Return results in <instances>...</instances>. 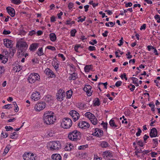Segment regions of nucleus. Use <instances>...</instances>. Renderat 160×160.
<instances>
[{
	"mask_svg": "<svg viewBox=\"0 0 160 160\" xmlns=\"http://www.w3.org/2000/svg\"><path fill=\"white\" fill-rule=\"evenodd\" d=\"M54 113L51 112L46 111L43 116V122L47 125L53 124L56 121V117L54 116Z\"/></svg>",
	"mask_w": 160,
	"mask_h": 160,
	"instance_id": "f257e3e1",
	"label": "nucleus"
},
{
	"mask_svg": "<svg viewBox=\"0 0 160 160\" xmlns=\"http://www.w3.org/2000/svg\"><path fill=\"white\" fill-rule=\"evenodd\" d=\"M69 139L74 141H78L81 138L80 132L77 130H74L69 133L68 135Z\"/></svg>",
	"mask_w": 160,
	"mask_h": 160,
	"instance_id": "f03ea898",
	"label": "nucleus"
},
{
	"mask_svg": "<svg viewBox=\"0 0 160 160\" xmlns=\"http://www.w3.org/2000/svg\"><path fill=\"white\" fill-rule=\"evenodd\" d=\"M28 45L26 42L22 41L17 42L16 45V48L18 49L19 53L25 52L28 48Z\"/></svg>",
	"mask_w": 160,
	"mask_h": 160,
	"instance_id": "7ed1b4c3",
	"label": "nucleus"
},
{
	"mask_svg": "<svg viewBox=\"0 0 160 160\" xmlns=\"http://www.w3.org/2000/svg\"><path fill=\"white\" fill-rule=\"evenodd\" d=\"M50 149L51 151L58 150L61 148V144L58 141H54L49 143Z\"/></svg>",
	"mask_w": 160,
	"mask_h": 160,
	"instance_id": "20e7f679",
	"label": "nucleus"
},
{
	"mask_svg": "<svg viewBox=\"0 0 160 160\" xmlns=\"http://www.w3.org/2000/svg\"><path fill=\"white\" fill-rule=\"evenodd\" d=\"M62 127L65 128H69L72 124V122L71 119L68 118H64L61 123Z\"/></svg>",
	"mask_w": 160,
	"mask_h": 160,
	"instance_id": "39448f33",
	"label": "nucleus"
},
{
	"mask_svg": "<svg viewBox=\"0 0 160 160\" xmlns=\"http://www.w3.org/2000/svg\"><path fill=\"white\" fill-rule=\"evenodd\" d=\"M40 79L39 75L37 73H33L29 75L28 80L29 83H33L36 80H39Z\"/></svg>",
	"mask_w": 160,
	"mask_h": 160,
	"instance_id": "423d86ee",
	"label": "nucleus"
},
{
	"mask_svg": "<svg viewBox=\"0 0 160 160\" xmlns=\"http://www.w3.org/2000/svg\"><path fill=\"white\" fill-rule=\"evenodd\" d=\"M46 103L45 102L41 101L37 102L35 105L34 108L36 111L39 112L43 110L46 107Z\"/></svg>",
	"mask_w": 160,
	"mask_h": 160,
	"instance_id": "0eeeda50",
	"label": "nucleus"
},
{
	"mask_svg": "<svg viewBox=\"0 0 160 160\" xmlns=\"http://www.w3.org/2000/svg\"><path fill=\"white\" fill-rule=\"evenodd\" d=\"M8 52L7 51H3L2 54H0V60L2 62L5 63L8 60Z\"/></svg>",
	"mask_w": 160,
	"mask_h": 160,
	"instance_id": "6e6552de",
	"label": "nucleus"
},
{
	"mask_svg": "<svg viewBox=\"0 0 160 160\" xmlns=\"http://www.w3.org/2000/svg\"><path fill=\"white\" fill-rule=\"evenodd\" d=\"M65 96V93L64 91L59 89L56 93V98L58 100L62 101L63 99V98Z\"/></svg>",
	"mask_w": 160,
	"mask_h": 160,
	"instance_id": "1a4fd4ad",
	"label": "nucleus"
},
{
	"mask_svg": "<svg viewBox=\"0 0 160 160\" xmlns=\"http://www.w3.org/2000/svg\"><path fill=\"white\" fill-rule=\"evenodd\" d=\"M69 113L73 118L74 122L77 121L79 118V114L76 111L72 110Z\"/></svg>",
	"mask_w": 160,
	"mask_h": 160,
	"instance_id": "9d476101",
	"label": "nucleus"
},
{
	"mask_svg": "<svg viewBox=\"0 0 160 160\" xmlns=\"http://www.w3.org/2000/svg\"><path fill=\"white\" fill-rule=\"evenodd\" d=\"M103 131L98 128H95L94 132L92 134L93 136H95L99 138H101L103 135Z\"/></svg>",
	"mask_w": 160,
	"mask_h": 160,
	"instance_id": "9b49d317",
	"label": "nucleus"
},
{
	"mask_svg": "<svg viewBox=\"0 0 160 160\" xmlns=\"http://www.w3.org/2000/svg\"><path fill=\"white\" fill-rule=\"evenodd\" d=\"M78 125L79 128L84 129L88 128L89 127V124L88 123L82 121L79 122L78 123Z\"/></svg>",
	"mask_w": 160,
	"mask_h": 160,
	"instance_id": "f8f14e48",
	"label": "nucleus"
},
{
	"mask_svg": "<svg viewBox=\"0 0 160 160\" xmlns=\"http://www.w3.org/2000/svg\"><path fill=\"white\" fill-rule=\"evenodd\" d=\"M40 92L37 91L33 92L32 94L31 98L35 101H38L40 99Z\"/></svg>",
	"mask_w": 160,
	"mask_h": 160,
	"instance_id": "ddd939ff",
	"label": "nucleus"
},
{
	"mask_svg": "<svg viewBox=\"0 0 160 160\" xmlns=\"http://www.w3.org/2000/svg\"><path fill=\"white\" fill-rule=\"evenodd\" d=\"M3 43L4 45L8 48H12L13 45V42L9 39H3Z\"/></svg>",
	"mask_w": 160,
	"mask_h": 160,
	"instance_id": "4468645a",
	"label": "nucleus"
},
{
	"mask_svg": "<svg viewBox=\"0 0 160 160\" xmlns=\"http://www.w3.org/2000/svg\"><path fill=\"white\" fill-rule=\"evenodd\" d=\"M23 158L24 160H34V158L33 154L30 155L28 152L25 153L23 155Z\"/></svg>",
	"mask_w": 160,
	"mask_h": 160,
	"instance_id": "2eb2a0df",
	"label": "nucleus"
},
{
	"mask_svg": "<svg viewBox=\"0 0 160 160\" xmlns=\"http://www.w3.org/2000/svg\"><path fill=\"white\" fill-rule=\"evenodd\" d=\"M92 87L89 85H86L83 89V90L86 92L88 96H90L92 92L91 91Z\"/></svg>",
	"mask_w": 160,
	"mask_h": 160,
	"instance_id": "dca6fc26",
	"label": "nucleus"
},
{
	"mask_svg": "<svg viewBox=\"0 0 160 160\" xmlns=\"http://www.w3.org/2000/svg\"><path fill=\"white\" fill-rule=\"evenodd\" d=\"M6 10L8 13L12 17L14 16L15 15V11L13 8L10 7H8L6 8Z\"/></svg>",
	"mask_w": 160,
	"mask_h": 160,
	"instance_id": "f3484780",
	"label": "nucleus"
},
{
	"mask_svg": "<svg viewBox=\"0 0 160 160\" xmlns=\"http://www.w3.org/2000/svg\"><path fill=\"white\" fill-rule=\"evenodd\" d=\"M158 132L157 130L155 128H152L150 131L149 134L150 137L151 138L156 137L157 136Z\"/></svg>",
	"mask_w": 160,
	"mask_h": 160,
	"instance_id": "a211bd4d",
	"label": "nucleus"
},
{
	"mask_svg": "<svg viewBox=\"0 0 160 160\" xmlns=\"http://www.w3.org/2000/svg\"><path fill=\"white\" fill-rule=\"evenodd\" d=\"M45 72L50 77L53 78L55 76L53 72L49 68H47L45 69Z\"/></svg>",
	"mask_w": 160,
	"mask_h": 160,
	"instance_id": "6ab92c4d",
	"label": "nucleus"
},
{
	"mask_svg": "<svg viewBox=\"0 0 160 160\" xmlns=\"http://www.w3.org/2000/svg\"><path fill=\"white\" fill-rule=\"evenodd\" d=\"M22 67L19 64H17L16 66L13 67V70L14 72H19L22 69Z\"/></svg>",
	"mask_w": 160,
	"mask_h": 160,
	"instance_id": "aec40b11",
	"label": "nucleus"
},
{
	"mask_svg": "<svg viewBox=\"0 0 160 160\" xmlns=\"http://www.w3.org/2000/svg\"><path fill=\"white\" fill-rule=\"evenodd\" d=\"M52 160H61V157L58 154H53L52 156Z\"/></svg>",
	"mask_w": 160,
	"mask_h": 160,
	"instance_id": "412c9836",
	"label": "nucleus"
},
{
	"mask_svg": "<svg viewBox=\"0 0 160 160\" xmlns=\"http://www.w3.org/2000/svg\"><path fill=\"white\" fill-rule=\"evenodd\" d=\"M85 115V117L88 118L90 120L93 119V118H95L94 115L90 112H86Z\"/></svg>",
	"mask_w": 160,
	"mask_h": 160,
	"instance_id": "4be33fe9",
	"label": "nucleus"
},
{
	"mask_svg": "<svg viewBox=\"0 0 160 160\" xmlns=\"http://www.w3.org/2000/svg\"><path fill=\"white\" fill-rule=\"evenodd\" d=\"M104 158L111 157H112L111 153L109 151H105L102 154Z\"/></svg>",
	"mask_w": 160,
	"mask_h": 160,
	"instance_id": "5701e85b",
	"label": "nucleus"
},
{
	"mask_svg": "<svg viewBox=\"0 0 160 160\" xmlns=\"http://www.w3.org/2000/svg\"><path fill=\"white\" fill-rule=\"evenodd\" d=\"M38 46L37 43H33L30 45L29 49L31 51L35 50L38 47Z\"/></svg>",
	"mask_w": 160,
	"mask_h": 160,
	"instance_id": "b1692460",
	"label": "nucleus"
},
{
	"mask_svg": "<svg viewBox=\"0 0 160 160\" xmlns=\"http://www.w3.org/2000/svg\"><path fill=\"white\" fill-rule=\"evenodd\" d=\"M50 40L52 42H54L56 39V36L54 33H51L49 34Z\"/></svg>",
	"mask_w": 160,
	"mask_h": 160,
	"instance_id": "393cba45",
	"label": "nucleus"
},
{
	"mask_svg": "<svg viewBox=\"0 0 160 160\" xmlns=\"http://www.w3.org/2000/svg\"><path fill=\"white\" fill-rule=\"evenodd\" d=\"M109 123L110 126L113 128H116L118 127L115 122L112 119H111L109 122Z\"/></svg>",
	"mask_w": 160,
	"mask_h": 160,
	"instance_id": "a878e982",
	"label": "nucleus"
},
{
	"mask_svg": "<svg viewBox=\"0 0 160 160\" xmlns=\"http://www.w3.org/2000/svg\"><path fill=\"white\" fill-rule=\"evenodd\" d=\"M72 91L71 90H70L67 91L66 92V98H71L72 96Z\"/></svg>",
	"mask_w": 160,
	"mask_h": 160,
	"instance_id": "bb28decb",
	"label": "nucleus"
},
{
	"mask_svg": "<svg viewBox=\"0 0 160 160\" xmlns=\"http://www.w3.org/2000/svg\"><path fill=\"white\" fill-rule=\"evenodd\" d=\"M52 99V97L49 95H48L44 97V100L47 102H49Z\"/></svg>",
	"mask_w": 160,
	"mask_h": 160,
	"instance_id": "cd10ccee",
	"label": "nucleus"
},
{
	"mask_svg": "<svg viewBox=\"0 0 160 160\" xmlns=\"http://www.w3.org/2000/svg\"><path fill=\"white\" fill-rule=\"evenodd\" d=\"M77 78V74L75 72H73L71 75V76L69 77V78H71L70 80H75Z\"/></svg>",
	"mask_w": 160,
	"mask_h": 160,
	"instance_id": "c85d7f7f",
	"label": "nucleus"
},
{
	"mask_svg": "<svg viewBox=\"0 0 160 160\" xmlns=\"http://www.w3.org/2000/svg\"><path fill=\"white\" fill-rule=\"evenodd\" d=\"M108 142L105 141L102 142L101 143V147L102 148H106L108 146Z\"/></svg>",
	"mask_w": 160,
	"mask_h": 160,
	"instance_id": "c756f323",
	"label": "nucleus"
},
{
	"mask_svg": "<svg viewBox=\"0 0 160 160\" xmlns=\"http://www.w3.org/2000/svg\"><path fill=\"white\" fill-rule=\"evenodd\" d=\"M5 72L4 68L3 66H0V77L4 74Z\"/></svg>",
	"mask_w": 160,
	"mask_h": 160,
	"instance_id": "7c9ffc66",
	"label": "nucleus"
},
{
	"mask_svg": "<svg viewBox=\"0 0 160 160\" xmlns=\"http://www.w3.org/2000/svg\"><path fill=\"white\" fill-rule=\"evenodd\" d=\"M92 65H86L84 67V70L85 72H89L91 68Z\"/></svg>",
	"mask_w": 160,
	"mask_h": 160,
	"instance_id": "2f4dec72",
	"label": "nucleus"
},
{
	"mask_svg": "<svg viewBox=\"0 0 160 160\" xmlns=\"http://www.w3.org/2000/svg\"><path fill=\"white\" fill-rule=\"evenodd\" d=\"M37 54L39 56H41L44 54V53L43 52L42 48H39L38 50V52Z\"/></svg>",
	"mask_w": 160,
	"mask_h": 160,
	"instance_id": "473e14b6",
	"label": "nucleus"
},
{
	"mask_svg": "<svg viewBox=\"0 0 160 160\" xmlns=\"http://www.w3.org/2000/svg\"><path fill=\"white\" fill-rule=\"evenodd\" d=\"M90 121L93 125H96L97 123L98 120L95 116V118H93V119H91Z\"/></svg>",
	"mask_w": 160,
	"mask_h": 160,
	"instance_id": "72a5a7b5",
	"label": "nucleus"
},
{
	"mask_svg": "<svg viewBox=\"0 0 160 160\" xmlns=\"http://www.w3.org/2000/svg\"><path fill=\"white\" fill-rule=\"evenodd\" d=\"M88 144H86L84 145L80 146L78 147V149L79 150H84L85 148L88 147Z\"/></svg>",
	"mask_w": 160,
	"mask_h": 160,
	"instance_id": "f704fd0d",
	"label": "nucleus"
},
{
	"mask_svg": "<svg viewBox=\"0 0 160 160\" xmlns=\"http://www.w3.org/2000/svg\"><path fill=\"white\" fill-rule=\"evenodd\" d=\"M9 150V148L8 147H6L3 152L2 153V155L4 156L8 152Z\"/></svg>",
	"mask_w": 160,
	"mask_h": 160,
	"instance_id": "c9c22d12",
	"label": "nucleus"
},
{
	"mask_svg": "<svg viewBox=\"0 0 160 160\" xmlns=\"http://www.w3.org/2000/svg\"><path fill=\"white\" fill-rule=\"evenodd\" d=\"M77 32V31L75 29L72 30L70 32L71 36L74 37L75 36V34Z\"/></svg>",
	"mask_w": 160,
	"mask_h": 160,
	"instance_id": "e433bc0d",
	"label": "nucleus"
},
{
	"mask_svg": "<svg viewBox=\"0 0 160 160\" xmlns=\"http://www.w3.org/2000/svg\"><path fill=\"white\" fill-rule=\"evenodd\" d=\"M10 138H11L13 139L14 137H17V134L16 132H15L13 133H11V134L10 136Z\"/></svg>",
	"mask_w": 160,
	"mask_h": 160,
	"instance_id": "4c0bfd02",
	"label": "nucleus"
},
{
	"mask_svg": "<svg viewBox=\"0 0 160 160\" xmlns=\"http://www.w3.org/2000/svg\"><path fill=\"white\" fill-rule=\"evenodd\" d=\"M11 2L14 4L17 5H18L21 3L20 0H12Z\"/></svg>",
	"mask_w": 160,
	"mask_h": 160,
	"instance_id": "58836bf2",
	"label": "nucleus"
},
{
	"mask_svg": "<svg viewBox=\"0 0 160 160\" xmlns=\"http://www.w3.org/2000/svg\"><path fill=\"white\" fill-rule=\"evenodd\" d=\"M55 133V131L52 129H51L50 130L48 134L50 137H52L53 136V134H54Z\"/></svg>",
	"mask_w": 160,
	"mask_h": 160,
	"instance_id": "ea45409f",
	"label": "nucleus"
},
{
	"mask_svg": "<svg viewBox=\"0 0 160 160\" xmlns=\"http://www.w3.org/2000/svg\"><path fill=\"white\" fill-rule=\"evenodd\" d=\"M96 99H97V100L95 102L94 104V105L95 106H98L100 104L99 100L98 99V98H96Z\"/></svg>",
	"mask_w": 160,
	"mask_h": 160,
	"instance_id": "a19ab883",
	"label": "nucleus"
},
{
	"mask_svg": "<svg viewBox=\"0 0 160 160\" xmlns=\"http://www.w3.org/2000/svg\"><path fill=\"white\" fill-rule=\"evenodd\" d=\"M156 20H157V22L158 23L160 22V17L158 15H156L154 17Z\"/></svg>",
	"mask_w": 160,
	"mask_h": 160,
	"instance_id": "79ce46f5",
	"label": "nucleus"
},
{
	"mask_svg": "<svg viewBox=\"0 0 160 160\" xmlns=\"http://www.w3.org/2000/svg\"><path fill=\"white\" fill-rule=\"evenodd\" d=\"M46 48L49 49L51 50L52 51H54L56 49L55 47L51 46H48Z\"/></svg>",
	"mask_w": 160,
	"mask_h": 160,
	"instance_id": "37998d69",
	"label": "nucleus"
},
{
	"mask_svg": "<svg viewBox=\"0 0 160 160\" xmlns=\"http://www.w3.org/2000/svg\"><path fill=\"white\" fill-rule=\"evenodd\" d=\"M11 105L10 104L5 105L3 107V108L6 109H9L12 108L10 106Z\"/></svg>",
	"mask_w": 160,
	"mask_h": 160,
	"instance_id": "c03bdc74",
	"label": "nucleus"
},
{
	"mask_svg": "<svg viewBox=\"0 0 160 160\" xmlns=\"http://www.w3.org/2000/svg\"><path fill=\"white\" fill-rule=\"evenodd\" d=\"M101 125L103 126V128L105 129H107V123H104L102 122V123L101 124Z\"/></svg>",
	"mask_w": 160,
	"mask_h": 160,
	"instance_id": "a18cd8bd",
	"label": "nucleus"
},
{
	"mask_svg": "<svg viewBox=\"0 0 160 160\" xmlns=\"http://www.w3.org/2000/svg\"><path fill=\"white\" fill-rule=\"evenodd\" d=\"M130 78L132 80L133 83L134 84L137 82L138 79L137 78L134 77H132Z\"/></svg>",
	"mask_w": 160,
	"mask_h": 160,
	"instance_id": "49530a36",
	"label": "nucleus"
},
{
	"mask_svg": "<svg viewBox=\"0 0 160 160\" xmlns=\"http://www.w3.org/2000/svg\"><path fill=\"white\" fill-rule=\"evenodd\" d=\"M137 144L138 145H139L141 147H142L143 146V144L142 140L138 141L137 142Z\"/></svg>",
	"mask_w": 160,
	"mask_h": 160,
	"instance_id": "de8ad7c7",
	"label": "nucleus"
},
{
	"mask_svg": "<svg viewBox=\"0 0 160 160\" xmlns=\"http://www.w3.org/2000/svg\"><path fill=\"white\" fill-rule=\"evenodd\" d=\"M5 128L6 129V131H11L13 129V128L10 126H6L5 127Z\"/></svg>",
	"mask_w": 160,
	"mask_h": 160,
	"instance_id": "09e8293b",
	"label": "nucleus"
},
{
	"mask_svg": "<svg viewBox=\"0 0 160 160\" xmlns=\"http://www.w3.org/2000/svg\"><path fill=\"white\" fill-rule=\"evenodd\" d=\"M122 83V82L121 81H118L116 82L115 85L116 87H118L121 85Z\"/></svg>",
	"mask_w": 160,
	"mask_h": 160,
	"instance_id": "8fccbe9b",
	"label": "nucleus"
},
{
	"mask_svg": "<svg viewBox=\"0 0 160 160\" xmlns=\"http://www.w3.org/2000/svg\"><path fill=\"white\" fill-rule=\"evenodd\" d=\"M88 49L90 51H94L96 50V48L94 46H90L89 47Z\"/></svg>",
	"mask_w": 160,
	"mask_h": 160,
	"instance_id": "3c124183",
	"label": "nucleus"
},
{
	"mask_svg": "<svg viewBox=\"0 0 160 160\" xmlns=\"http://www.w3.org/2000/svg\"><path fill=\"white\" fill-rule=\"evenodd\" d=\"M11 33V32L9 31V30H8V31H7L6 30H5V29L3 32H2V34H5V35H8V34H10Z\"/></svg>",
	"mask_w": 160,
	"mask_h": 160,
	"instance_id": "603ef678",
	"label": "nucleus"
},
{
	"mask_svg": "<svg viewBox=\"0 0 160 160\" xmlns=\"http://www.w3.org/2000/svg\"><path fill=\"white\" fill-rule=\"evenodd\" d=\"M74 4L73 3L70 2L69 3L68 7L69 9H71L73 7V6Z\"/></svg>",
	"mask_w": 160,
	"mask_h": 160,
	"instance_id": "864d4df0",
	"label": "nucleus"
},
{
	"mask_svg": "<svg viewBox=\"0 0 160 160\" xmlns=\"http://www.w3.org/2000/svg\"><path fill=\"white\" fill-rule=\"evenodd\" d=\"M101 84L103 85L104 86L105 88L106 89L107 88V86L108 85V83L107 82L105 83L99 82L98 83V85L99 86Z\"/></svg>",
	"mask_w": 160,
	"mask_h": 160,
	"instance_id": "5fc2aeb1",
	"label": "nucleus"
},
{
	"mask_svg": "<svg viewBox=\"0 0 160 160\" xmlns=\"http://www.w3.org/2000/svg\"><path fill=\"white\" fill-rule=\"evenodd\" d=\"M58 56L59 57H61L63 59V61H64L65 59V58L63 55L61 53H59Z\"/></svg>",
	"mask_w": 160,
	"mask_h": 160,
	"instance_id": "6e6d98bb",
	"label": "nucleus"
},
{
	"mask_svg": "<svg viewBox=\"0 0 160 160\" xmlns=\"http://www.w3.org/2000/svg\"><path fill=\"white\" fill-rule=\"evenodd\" d=\"M138 132H137L136 133V135L137 136H139L140 135L141 133L142 132V131L141 129L139 128L138 129Z\"/></svg>",
	"mask_w": 160,
	"mask_h": 160,
	"instance_id": "4d7b16f0",
	"label": "nucleus"
},
{
	"mask_svg": "<svg viewBox=\"0 0 160 160\" xmlns=\"http://www.w3.org/2000/svg\"><path fill=\"white\" fill-rule=\"evenodd\" d=\"M92 42H90L89 43L92 45H94V44H96L97 42V41L95 39L92 40Z\"/></svg>",
	"mask_w": 160,
	"mask_h": 160,
	"instance_id": "13d9d810",
	"label": "nucleus"
},
{
	"mask_svg": "<svg viewBox=\"0 0 160 160\" xmlns=\"http://www.w3.org/2000/svg\"><path fill=\"white\" fill-rule=\"evenodd\" d=\"M36 32L34 30H33L31 31H30L29 32V35L30 36H32L34 34H35Z\"/></svg>",
	"mask_w": 160,
	"mask_h": 160,
	"instance_id": "bf43d9fd",
	"label": "nucleus"
},
{
	"mask_svg": "<svg viewBox=\"0 0 160 160\" xmlns=\"http://www.w3.org/2000/svg\"><path fill=\"white\" fill-rule=\"evenodd\" d=\"M147 48L148 51H150L151 49H154V47L151 45H148L147 46Z\"/></svg>",
	"mask_w": 160,
	"mask_h": 160,
	"instance_id": "052dcab7",
	"label": "nucleus"
},
{
	"mask_svg": "<svg viewBox=\"0 0 160 160\" xmlns=\"http://www.w3.org/2000/svg\"><path fill=\"white\" fill-rule=\"evenodd\" d=\"M81 47V45H77L74 47V50L75 51L78 52V49Z\"/></svg>",
	"mask_w": 160,
	"mask_h": 160,
	"instance_id": "680f3d73",
	"label": "nucleus"
},
{
	"mask_svg": "<svg viewBox=\"0 0 160 160\" xmlns=\"http://www.w3.org/2000/svg\"><path fill=\"white\" fill-rule=\"evenodd\" d=\"M86 18V17L85 16H84L83 17V18H82L81 19H80L79 20H78V22H83L85 20Z\"/></svg>",
	"mask_w": 160,
	"mask_h": 160,
	"instance_id": "e2e57ef3",
	"label": "nucleus"
},
{
	"mask_svg": "<svg viewBox=\"0 0 160 160\" xmlns=\"http://www.w3.org/2000/svg\"><path fill=\"white\" fill-rule=\"evenodd\" d=\"M146 27V24H143L141 26L140 28L141 30L143 29L145 30Z\"/></svg>",
	"mask_w": 160,
	"mask_h": 160,
	"instance_id": "0e129e2a",
	"label": "nucleus"
},
{
	"mask_svg": "<svg viewBox=\"0 0 160 160\" xmlns=\"http://www.w3.org/2000/svg\"><path fill=\"white\" fill-rule=\"evenodd\" d=\"M151 154L152 157H155V156L157 155L158 153H157L155 152H152L151 153Z\"/></svg>",
	"mask_w": 160,
	"mask_h": 160,
	"instance_id": "69168bd1",
	"label": "nucleus"
},
{
	"mask_svg": "<svg viewBox=\"0 0 160 160\" xmlns=\"http://www.w3.org/2000/svg\"><path fill=\"white\" fill-rule=\"evenodd\" d=\"M132 3L131 2H129L125 4V7L128 8V7H131L132 6Z\"/></svg>",
	"mask_w": 160,
	"mask_h": 160,
	"instance_id": "338daca9",
	"label": "nucleus"
},
{
	"mask_svg": "<svg viewBox=\"0 0 160 160\" xmlns=\"http://www.w3.org/2000/svg\"><path fill=\"white\" fill-rule=\"evenodd\" d=\"M152 141L154 142V143L155 145H157L158 144V139L157 138L153 139H152Z\"/></svg>",
	"mask_w": 160,
	"mask_h": 160,
	"instance_id": "774afa93",
	"label": "nucleus"
}]
</instances>
